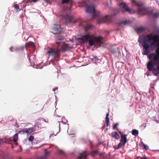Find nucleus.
<instances>
[{"instance_id": "4c0bfd02", "label": "nucleus", "mask_w": 159, "mask_h": 159, "mask_svg": "<svg viewBox=\"0 0 159 159\" xmlns=\"http://www.w3.org/2000/svg\"><path fill=\"white\" fill-rule=\"evenodd\" d=\"M19 159H21V158H19Z\"/></svg>"}, {"instance_id": "412c9836", "label": "nucleus", "mask_w": 159, "mask_h": 159, "mask_svg": "<svg viewBox=\"0 0 159 159\" xmlns=\"http://www.w3.org/2000/svg\"><path fill=\"white\" fill-rule=\"evenodd\" d=\"M14 7L15 9H16V11H20V9L19 8V6L17 4H15L14 6Z\"/></svg>"}, {"instance_id": "dca6fc26", "label": "nucleus", "mask_w": 159, "mask_h": 159, "mask_svg": "<svg viewBox=\"0 0 159 159\" xmlns=\"http://www.w3.org/2000/svg\"><path fill=\"white\" fill-rule=\"evenodd\" d=\"M144 30V29L143 27H139L137 28L136 30L137 32H142Z\"/></svg>"}, {"instance_id": "bb28decb", "label": "nucleus", "mask_w": 159, "mask_h": 159, "mask_svg": "<svg viewBox=\"0 0 159 159\" xmlns=\"http://www.w3.org/2000/svg\"><path fill=\"white\" fill-rule=\"evenodd\" d=\"M70 1V0H62V3H65L69 2Z\"/></svg>"}, {"instance_id": "423d86ee", "label": "nucleus", "mask_w": 159, "mask_h": 159, "mask_svg": "<svg viewBox=\"0 0 159 159\" xmlns=\"http://www.w3.org/2000/svg\"><path fill=\"white\" fill-rule=\"evenodd\" d=\"M102 38L100 37H96L93 35H90L89 34L83 36L80 39L83 42L85 43L89 40V45L92 46L95 43L97 44H101L102 43Z\"/></svg>"}, {"instance_id": "20e7f679", "label": "nucleus", "mask_w": 159, "mask_h": 159, "mask_svg": "<svg viewBox=\"0 0 159 159\" xmlns=\"http://www.w3.org/2000/svg\"><path fill=\"white\" fill-rule=\"evenodd\" d=\"M86 11L87 12L92 13L93 17L97 19L98 20L99 19V23H103L105 22H109L111 20V17L109 16H106L103 17L100 16L99 11H96L94 7L93 6H88L86 7Z\"/></svg>"}, {"instance_id": "72a5a7b5", "label": "nucleus", "mask_w": 159, "mask_h": 159, "mask_svg": "<svg viewBox=\"0 0 159 159\" xmlns=\"http://www.w3.org/2000/svg\"><path fill=\"white\" fill-rule=\"evenodd\" d=\"M109 116V113H107L106 115V117H108Z\"/></svg>"}, {"instance_id": "393cba45", "label": "nucleus", "mask_w": 159, "mask_h": 159, "mask_svg": "<svg viewBox=\"0 0 159 159\" xmlns=\"http://www.w3.org/2000/svg\"><path fill=\"white\" fill-rule=\"evenodd\" d=\"M5 140L6 142L8 143H11L12 142L11 140L9 138L6 139Z\"/></svg>"}, {"instance_id": "aec40b11", "label": "nucleus", "mask_w": 159, "mask_h": 159, "mask_svg": "<svg viewBox=\"0 0 159 159\" xmlns=\"http://www.w3.org/2000/svg\"><path fill=\"white\" fill-rule=\"evenodd\" d=\"M91 59L93 61H98L99 60V59L97 56H93Z\"/></svg>"}, {"instance_id": "4468645a", "label": "nucleus", "mask_w": 159, "mask_h": 159, "mask_svg": "<svg viewBox=\"0 0 159 159\" xmlns=\"http://www.w3.org/2000/svg\"><path fill=\"white\" fill-rule=\"evenodd\" d=\"M49 152H48L46 149L44 150V156L39 157L37 159H44L46 158V156L48 154Z\"/></svg>"}, {"instance_id": "9d476101", "label": "nucleus", "mask_w": 159, "mask_h": 159, "mask_svg": "<svg viewBox=\"0 0 159 159\" xmlns=\"http://www.w3.org/2000/svg\"><path fill=\"white\" fill-rule=\"evenodd\" d=\"M153 41V40H152ZM151 43L150 45H149L146 41H144L143 44V46L144 49V50L143 53V55H148V50L150 48V46H152L151 45V43ZM153 45H152V46Z\"/></svg>"}, {"instance_id": "f3484780", "label": "nucleus", "mask_w": 159, "mask_h": 159, "mask_svg": "<svg viewBox=\"0 0 159 159\" xmlns=\"http://www.w3.org/2000/svg\"><path fill=\"white\" fill-rule=\"evenodd\" d=\"M132 134L134 136H137L138 135V131L135 129H133L132 131Z\"/></svg>"}, {"instance_id": "cd10ccee", "label": "nucleus", "mask_w": 159, "mask_h": 159, "mask_svg": "<svg viewBox=\"0 0 159 159\" xmlns=\"http://www.w3.org/2000/svg\"><path fill=\"white\" fill-rule=\"evenodd\" d=\"M24 1L26 3L32 2H31V0H24Z\"/></svg>"}, {"instance_id": "473e14b6", "label": "nucleus", "mask_w": 159, "mask_h": 159, "mask_svg": "<svg viewBox=\"0 0 159 159\" xmlns=\"http://www.w3.org/2000/svg\"><path fill=\"white\" fill-rule=\"evenodd\" d=\"M57 89V88H53L52 89V90L53 91H55Z\"/></svg>"}, {"instance_id": "5701e85b", "label": "nucleus", "mask_w": 159, "mask_h": 159, "mask_svg": "<svg viewBox=\"0 0 159 159\" xmlns=\"http://www.w3.org/2000/svg\"><path fill=\"white\" fill-rule=\"evenodd\" d=\"M105 121L107 126H108L109 124V119L108 117H106Z\"/></svg>"}, {"instance_id": "f257e3e1", "label": "nucleus", "mask_w": 159, "mask_h": 159, "mask_svg": "<svg viewBox=\"0 0 159 159\" xmlns=\"http://www.w3.org/2000/svg\"><path fill=\"white\" fill-rule=\"evenodd\" d=\"M68 48V45L62 41L61 39L58 38L56 41L54 47L49 49L47 52V53L49 56L53 57L54 58L58 59L61 52H65Z\"/></svg>"}, {"instance_id": "ddd939ff", "label": "nucleus", "mask_w": 159, "mask_h": 159, "mask_svg": "<svg viewBox=\"0 0 159 159\" xmlns=\"http://www.w3.org/2000/svg\"><path fill=\"white\" fill-rule=\"evenodd\" d=\"M111 136L113 138L116 139H119L120 136L116 132H112L111 133Z\"/></svg>"}, {"instance_id": "6ab92c4d", "label": "nucleus", "mask_w": 159, "mask_h": 159, "mask_svg": "<svg viewBox=\"0 0 159 159\" xmlns=\"http://www.w3.org/2000/svg\"><path fill=\"white\" fill-rule=\"evenodd\" d=\"M34 43L32 42H29L26 44V48H28L30 46L34 45Z\"/></svg>"}, {"instance_id": "c756f323", "label": "nucleus", "mask_w": 159, "mask_h": 159, "mask_svg": "<svg viewBox=\"0 0 159 159\" xmlns=\"http://www.w3.org/2000/svg\"><path fill=\"white\" fill-rule=\"evenodd\" d=\"M58 153L60 154H62L63 153V152L61 150H59L58 151Z\"/></svg>"}, {"instance_id": "0eeeda50", "label": "nucleus", "mask_w": 159, "mask_h": 159, "mask_svg": "<svg viewBox=\"0 0 159 159\" xmlns=\"http://www.w3.org/2000/svg\"><path fill=\"white\" fill-rule=\"evenodd\" d=\"M147 37L149 42L153 40V41L151 44L152 45H154L157 43H158L159 45V36L158 34L152 35V34H149L147 35ZM156 64L158 71V73H159V62H157Z\"/></svg>"}, {"instance_id": "2eb2a0df", "label": "nucleus", "mask_w": 159, "mask_h": 159, "mask_svg": "<svg viewBox=\"0 0 159 159\" xmlns=\"http://www.w3.org/2000/svg\"><path fill=\"white\" fill-rule=\"evenodd\" d=\"M60 28V27L59 26L55 25L53 27L52 30L53 31L57 32L56 33H58V31H59Z\"/></svg>"}, {"instance_id": "2f4dec72", "label": "nucleus", "mask_w": 159, "mask_h": 159, "mask_svg": "<svg viewBox=\"0 0 159 159\" xmlns=\"http://www.w3.org/2000/svg\"><path fill=\"white\" fill-rule=\"evenodd\" d=\"M9 49L12 52L13 51V47H11Z\"/></svg>"}, {"instance_id": "a878e982", "label": "nucleus", "mask_w": 159, "mask_h": 159, "mask_svg": "<svg viewBox=\"0 0 159 159\" xmlns=\"http://www.w3.org/2000/svg\"><path fill=\"white\" fill-rule=\"evenodd\" d=\"M97 152H98L97 151H93L91 153V154L92 156H94L97 153Z\"/></svg>"}, {"instance_id": "1a4fd4ad", "label": "nucleus", "mask_w": 159, "mask_h": 159, "mask_svg": "<svg viewBox=\"0 0 159 159\" xmlns=\"http://www.w3.org/2000/svg\"><path fill=\"white\" fill-rule=\"evenodd\" d=\"M118 132L121 135V138L120 142L118 145V148H117V149H118L120 147H121L122 146H124L128 141L127 139V135L123 134V133L120 131H119Z\"/></svg>"}, {"instance_id": "f03ea898", "label": "nucleus", "mask_w": 159, "mask_h": 159, "mask_svg": "<svg viewBox=\"0 0 159 159\" xmlns=\"http://www.w3.org/2000/svg\"><path fill=\"white\" fill-rule=\"evenodd\" d=\"M157 47L155 53H152L148 56V58L150 61L148 62L147 68L149 71H152L153 73L155 76H157L159 73H158V71L157 68L154 67L155 65H156L157 62L159 60V45L158 43H157Z\"/></svg>"}, {"instance_id": "9b49d317", "label": "nucleus", "mask_w": 159, "mask_h": 159, "mask_svg": "<svg viewBox=\"0 0 159 159\" xmlns=\"http://www.w3.org/2000/svg\"><path fill=\"white\" fill-rule=\"evenodd\" d=\"M120 6L122 9V11L123 12H124L125 11H128L129 13L131 12V10L128 7L125 3L124 2L121 3L120 4Z\"/></svg>"}, {"instance_id": "7c9ffc66", "label": "nucleus", "mask_w": 159, "mask_h": 159, "mask_svg": "<svg viewBox=\"0 0 159 159\" xmlns=\"http://www.w3.org/2000/svg\"><path fill=\"white\" fill-rule=\"evenodd\" d=\"M144 148L146 149L147 150L148 149V146L145 145L144 144Z\"/></svg>"}, {"instance_id": "b1692460", "label": "nucleus", "mask_w": 159, "mask_h": 159, "mask_svg": "<svg viewBox=\"0 0 159 159\" xmlns=\"http://www.w3.org/2000/svg\"><path fill=\"white\" fill-rule=\"evenodd\" d=\"M34 139V138L33 136L30 135L28 139L30 141L32 142L33 141Z\"/></svg>"}, {"instance_id": "c9c22d12", "label": "nucleus", "mask_w": 159, "mask_h": 159, "mask_svg": "<svg viewBox=\"0 0 159 159\" xmlns=\"http://www.w3.org/2000/svg\"><path fill=\"white\" fill-rule=\"evenodd\" d=\"M72 4L71 2H70V7H71L72 6Z\"/></svg>"}, {"instance_id": "7ed1b4c3", "label": "nucleus", "mask_w": 159, "mask_h": 159, "mask_svg": "<svg viewBox=\"0 0 159 159\" xmlns=\"http://www.w3.org/2000/svg\"><path fill=\"white\" fill-rule=\"evenodd\" d=\"M60 14L63 17V19L64 20L66 25H67L68 24L71 23H75L78 21L79 23V26H82L86 31L92 27L91 25L88 24L86 21H84L81 19H79L78 20L75 21L73 20V17L72 16H69L65 12L63 13L61 12Z\"/></svg>"}, {"instance_id": "4be33fe9", "label": "nucleus", "mask_w": 159, "mask_h": 159, "mask_svg": "<svg viewBox=\"0 0 159 159\" xmlns=\"http://www.w3.org/2000/svg\"><path fill=\"white\" fill-rule=\"evenodd\" d=\"M128 22L127 20H125L124 21H122L120 23V24L121 25H125L128 24Z\"/></svg>"}, {"instance_id": "e433bc0d", "label": "nucleus", "mask_w": 159, "mask_h": 159, "mask_svg": "<svg viewBox=\"0 0 159 159\" xmlns=\"http://www.w3.org/2000/svg\"><path fill=\"white\" fill-rule=\"evenodd\" d=\"M138 41L139 42V43H141V42L140 41V40L139 39L138 40Z\"/></svg>"}, {"instance_id": "f8f14e48", "label": "nucleus", "mask_w": 159, "mask_h": 159, "mask_svg": "<svg viewBox=\"0 0 159 159\" xmlns=\"http://www.w3.org/2000/svg\"><path fill=\"white\" fill-rule=\"evenodd\" d=\"M88 153L85 151L80 154V155L78 157V159H86Z\"/></svg>"}, {"instance_id": "c85d7f7f", "label": "nucleus", "mask_w": 159, "mask_h": 159, "mask_svg": "<svg viewBox=\"0 0 159 159\" xmlns=\"http://www.w3.org/2000/svg\"><path fill=\"white\" fill-rule=\"evenodd\" d=\"M118 125V123H116L114 126H113V129H116L117 128V126Z\"/></svg>"}, {"instance_id": "6e6552de", "label": "nucleus", "mask_w": 159, "mask_h": 159, "mask_svg": "<svg viewBox=\"0 0 159 159\" xmlns=\"http://www.w3.org/2000/svg\"><path fill=\"white\" fill-rule=\"evenodd\" d=\"M39 129V127L35 124L32 127L23 129L20 131L21 132L25 133L27 134H30L32 132H34Z\"/></svg>"}, {"instance_id": "39448f33", "label": "nucleus", "mask_w": 159, "mask_h": 159, "mask_svg": "<svg viewBox=\"0 0 159 159\" xmlns=\"http://www.w3.org/2000/svg\"><path fill=\"white\" fill-rule=\"evenodd\" d=\"M131 2L133 5L138 6V11L139 14L140 15L152 14L154 18L158 17L159 16L158 12L153 13L152 10L144 7L142 3H138L134 0H132Z\"/></svg>"}, {"instance_id": "a211bd4d", "label": "nucleus", "mask_w": 159, "mask_h": 159, "mask_svg": "<svg viewBox=\"0 0 159 159\" xmlns=\"http://www.w3.org/2000/svg\"><path fill=\"white\" fill-rule=\"evenodd\" d=\"M18 134H16L13 136V141L14 142H16L18 140Z\"/></svg>"}, {"instance_id": "f704fd0d", "label": "nucleus", "mask_w": 159, "mask_h": 159, "mask_svg": "<svg viewBox=\"0 0 159 159\" xmlns=\"http://www.w3.org/2000/svg\"><path fill=\"white\" fill-rule=\"evenodd\" d=\"M2 142V139H0V144H1Z\"/></svg>"}]
</instances>
